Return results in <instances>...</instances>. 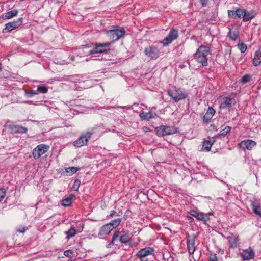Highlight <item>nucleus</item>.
<instances>
[{"instance_id": "1", "label": "nucleus", "mask_w": 261, "mask_h": 261, "mask_svg": "<svg viewBox=\"0 0 261 261\" xmlns=\"http://www.w3.org/2000/svg\"><path fill=\"white\" fill-rule=\"evenodd\" d=\"M210 48L208 46L201 45L194 54V59L203 66H207V56L210 53Z\"/></svg>"}, {"instance_id": "2", "label": "nucleus", "mask_w": 261, "mask_h": 261, "mask_svg": "<svg viewBox=\"0 0 261 261\" xmlns=\"http://www.w3.org/2000/svg\"><path fill=\"white\" fill-rule=\"evenodd\" d=\"M168 93L175 102L184 99L188 95V93L185 89L176 87H174L173 89L169 90Z\"/></svg>"}, {"instance_id": "3", "label": "nucleus", "mask_w": 261, "mask_h": 261, "mask_svg": "<svg viewBox=\"0 0 261 261\" xmlns=\"http://www.w3.org/2000/svg\"><path fill=\"white\" fill-rule=\"evenodd\" d=\"M49 149V146L44 144L37 145L33 150L32 154L34 159H39Z\"/></svg>"}, {"instance_id": "4", "label": "nucleus", "mask_w": 261, "mask_h": 261, "mask_svg": "<svg viewBox=\"0 0 261 261\" xmlns=\"http://www.w3.org/2000/svg\"><path fill=\"white\" fill-rule=\"evenodd\" d=\"M178 37V32L177 29H172L168 35L160 43L163 44L164 46H168L173 41L176 40Z\"/></svg>"}, {"instance_id": "5", "label": "nucleus", "mask_w": 261, "mask_h": 261, "mask_svg": "<svg viewBox=\"0 0 261 261\" xmlns=\"http://www.w3.org/2000/svg\"><path fill=\"white\" fill-rule=\"evenodd\" d=\"M125 34V30L123 28H118L109 30L107 32L108 36L114 41L119 40Z\"/></svg>"}, {"instance_id": "6", "label": "nucleus", "mask_w": 261, "mask_h": 261, "mask_svg": "<svg viewBox=\"0 0 261 261\" xmlns=\"http://www.w3.org/2000/svg\"><path fill=\"white\" fill-rule=\"evenodd\" d=\"M110 45L111 43L108 42L97 44L94 48L89 51V54L92 55L95 53H102L109 50Z\"/></svg>"}, {"instance_id": "7", "label": "nucleus", "mask_w": 261, "mask_h": 261, "mask_svg": "<svg viewBox=\"0 0 261 261\" xmlns=\"http://www.w3.org/2000/svg\"><path fill=\"white\" fill-rule=\"evenodd\" d=\"M22 24V18H19L17 20L5 24V28L3 29V33L9 32L20 26Z\"/></svg>"}, {"instance_id": "8", "label": "nucleus", "mask_w": 261, "mask_h": 261, "mask_svg": "<svg viewBox=\"0 0 261 261\" xmlns=\"http://www.w3.org/2000/svg\"><path fill=\"white\" fill-rule=\"evenodd\" d=\"M157 133L162 136L169 135L177 132L176 128L162 125L156 128Z\"/></svg>"}, {"instance_id": "9", "label": "nucleus", "mask_w": 261, "mask_h": 261, "mask_svg": "<svg viewBox=\"0 0 261 261\" xmlns=\"http://www.w3.org/2000/svg\"><path fill=\"white\" fill-rule=\"evenodd\" d=\"M145 54L152 59H156L159 57L160 50L154 46H151L146 47L144 50Z\"/></svg>"}, {"instance_id": "10", "label": "nucleus", "mask_w": 261, "mask_h": 261, "mask_svg": "<svg viewBox=\"0 0 261 261\" xmlns=\"http://www.w3.org/2000/svg\"><path fill=\"white\" fill-rule=\"evenodd\" d=\"M92 133L86 132L84 135L81 136L79 139L74 142V145L76 147H81L86 144L88 140L91 138Z\"/></svg>"}, {"instance_id": "11", "label": "nucleus", "mask_w": 261, "mask_h": 261, "mask_svg": "<svg viewBox=\"0 0 261 261\" xmlns=\"http://www.w3.org/2000/svg\"><path fill=\"white\" fill-rule=\"evenodd\" d=\"M256 142L254 141L246 140L242 141L241 142L239 143L238 146L244 150L246 149L251 150L256 145Z\"/></svg>"}, {"instance_id": "12", "label": "nucleus", "mask_w": 261, "mask_h": 261, "mask_svg": "<svg viewBox=\"0 0 261 261\" xmlns=\"http://www.w3.org/2000/svg\"><path fill=\"white\" fill-rule=\"evenodd\" d=\"M117 233L119 234L118 237H119V241L121 243H126L129 242L131 240L132 236L128 232L117 230L114 233Z\"/></svg>"}, {"instance_id": "13", "label": "nucleus", "mask_w": 261, "mask_h": 261, "mask_svg": "<svg viewBox=\"0 0 261 261\" xmlns=\"http://www.w3.org/2000/svg\"><path fill=\"white\" fill-rule=\"evenodd\" d=\"M195 236H188L187 237V248L190 254L194 253L195 248Z\"/></svg>"}, {"instance_id": "14", "label": "nucleus", "mask_w": 261, "mask_h": 261, "mask_svg": "<svg viewBox=\"0 0 261 261\" xmlns=\"http://www.w3.org/2000/svg\"><path fill=\"white\" fill-rule=\"evenodd\" d=\"M154 252V249L152 247H145L139 250L136 256L138 257H146L148 255H152Z\"/></svg>"}, {"instance_id": "15", "label": "nucleus", "mask_w": 261, "mask_h": 261, "mask_svg": "<svg viewBox=\"0 0 261 261\" xmlns=\"http://www.w3.org/2000/svg\"><path fill=\"white\" fill-rule=\"evenodd\" d=\"M236 100L233 98L225 97L223 98V101L220 106L221 109L229 108L236 103Z\"/></svg>"}, {"instance_id": "16", "label": "nucleus", "mask_w": 261, "mask_h": 261, "mask_svg": "<svg viewBox=\"0 0 261 261\" xmlns=\"http://www.w3.org/2000/svg\"><path fill=\"white\" fill-rule=\"evenodd\" d=\"M254 252L252 249L249 248L243 250L241 253V257L244 260H249L254 257Z\"/></svg>"}, {"instance_id": "17", "label": "nucleus", "mask_w": 261, "mask_h": 261, "mask_svg": "<svg viewBox=\"0 0 261 261\" xmlns=\"http://www.w3.org/2000/svg\"><path fill=\"white\" fill-rule=\"evenodd\" d=\"M252 210L254 214L261 217V206L260 203L255 200L251 203Z\"/></svg>"}, {"instance_id": "18", "label": "nucleus", "mask_w": 261, "mask_h": 261, "mask_svg": "<svg viewBox=\"0 0 261 261\" xmlns=\"http://www.w3.org/2000/svg\"><path fill=\"white\" fill-rule=\"evenodd\" d=\"M9 127L14 133H26L28 130L27 128L20 125H10Z\"/></svg>"}, {"instance_id": "19", "label": "nucleus", "mask_w": 261, "mask_h": 261, "mask_svg": "<svg viewBox=\"0 0 261 261\" xmlns=\"http://www.w3.org/2000/svg\"><path fill=\"white\" fill-rule=\"evenodd\" d=\"M215 113V110L212 107H208L206 114L203 116V120L205 123H207L212 119Z\"/></svg>"}, {"instance_id": "20", "label": "nucleus", "mask_w": 261, "mask_h": 261, "mask_svg": "<svg viewBox=\"0 0 261 261\" xmlns=\"http://www.w3.org/2000/svg\"><path fill=\"white\" fill-rule=\"evenodd\" d=\"M229 243V247L230 248H236L237 247V242L238 241V237H236L232 234L230 236L227 238Z\"/></svg>"}, {"instance_id": "21", "label": "nucleus", "mask_w": 261, "mask_h": 261, "mask_svg": "<svg viewBox=\"0 0 261 261\" xmlns=\"http://www.w3.org/2000/svg\"><path fill=\"white\" fill-rule=\"evenodd\" d=\"M18 13V11L16 9H13L10 11L3 13L1 17L3 19H11L15 16H16Z\"/></svg>"}, {"instance_id": "22", "label": "nucleus", "mask_w": 261, "mask_h": 261, "mask_svg": "<svg viewBox=\"0 0 261 261\" xmlns=\"http://www.w3.org/2000/svg\"><path fill=\"white\" fill-rule=\"evenodd\" d=\"M112 230L111 227L108 224H106L100 227L98 235L99 236L108 235Z\"/></svg>"}, {"instance_id": "23", "label": "nucleus", "mask_w": 261, "mask_h": 261, "mask_svg": "<svg viewBox=\"0 0 261 261\" xmlns=\"http://www.w3.org/2000/svg\"><path fill=\"white\" fill-rule=\"evenodd\" d=\"M261 63V49L256 51L253 59V64L255 66H258Z\"/></svg>"}, {"instance_id": "24", "label": "nucleus", "mask_w": 261, "mask_h": 261, "mask_svg": "<svg viewBox=\"0 0 261 261\" xmlns=\"http://www.w3.org/2000/svg\"><path fill=\"white\" fill-rule=\"evenodd\" d=\"M191 214L196 217L198 220H201L204 222H206L207 220V217L205 216L204 214L201 213H199L197 212L193 211L192 212Z\"/></svg>"}, {"instance_id": "25", "label": "nucleus", "mask_w": 261, "mask_h": 261, "mask_svg": "<svg viewBox=\"0 0 261 261\" xmlns=\"http://www.w3.org/2000/svg\"><path fill=\"white\" fill-rule=\"evenodd\" d=\"M48 92V88L45 86H39L37 87L36 91L32 92L31 93V96H33L34 95L37 94L39 93H46Z\"/></svg>"}, {"instance_id": "26", "label": "nucleus", "mask_w": 261, "mask_h": 261, "mask_svg": "<svg viewBox=\"0 0 261 261\" xmlns=\"http://www.w3.org/2000/svg\"><path fill=\"white\" fill-rule=\"evenodd\" d=\"M74 197V195L70 194L68 197H67L64 199H63L61 201V204L64 206H68L70 205L72 203V200Z\"/></svg>"}, {"instance_id": "27", "label": "nucleus", "mask_w": 261, "mask_h": 261, "mask_svg": "<svg viewBox=\"0 0 261 261\" xmlns=\"http://www.w3.org/2000/svg\"><path fill=\"white\" fill-rule=\"evenodd\" d=\"M65 234L67 236L66 239L74 237L76 234V230L72 227H71L68 231L65 232Z\"/></svg>"}, {"instance_id": "28", "label": "nucleus", "mask_w": 261, "mask_h": 261, "mask_svg": "<svg viewBox=\"0 0 261 261\" xmlns=\"http://www.w3.org/2000/svg\"><path fill=\"white\" fill-rule=\"evenodd\" d=\"M140 117L142 120H149L150 119L154 118L151 113H144L142 112L140 114Z\"/></svg>"}, {"instance_id": "29", "label": "nucleus", "mask_w": 261, "mask_h": 261, "mask_svg": "<svg viewBox=\"0 0 261 261\" xmlns=\"http://www.w3.org/2000/svg\"><path fill=\"white\" fill-rule=\"evenodd\" d=\"M215 141V140L214 139L213 142H211L210 141L205 140L203 142L202 148L205 150L208 151L210 150L212 144Z\"/></svg>"}, {"instance_id": "30", "label": "nucleus", "mask_w": 261, "mask_h": 261, "mask_svg": "<svg viewBox=\"0 0 261 261\" xmlns=\"http://www.w3.org/2000/svg\"><path fill=\"white\" fill-rule=\"evenodd\" d=\"M121 219L120 218H117L116 219L112 220L109 223H107L112 229L114 228L117 227L120 223Z\"/></svg>"}, {"instance_id": "31", "label": "nucleus", "mask_w": 261, "mask_h": 261, "mask_svg": "<svg viewBox=\"0 0 261 261\" xmlns=\"http://www.w3.org/2000/svg\"><path fill=\"white\" fill-rule=\"evenodd\" d=\"M231 127L229 126H226L224 129L221 130L220 133L218 134L215 137H218L220 136L223 137L225 136L227 134L229 133L231 131Z\"/></svg>"}, {"instance_id": "32", "label": "nucleus", "mask_w": 261, "mask_h": 261, "mask_svg": "<svg viewBox=\"0 0 261 261\" xmlns=\"http://www.w3.org/2000/svg\"><path fill=\"white\" fill-rule=\"evenodd\" d=\"M80 169L79 168L75 167H70L66 169V175H71L76 173Z\"/></svg>"}, {"instance_id": "33", "label": "nucleus", "mask_w": 261, "mask_h": 261, "mask_svg": "<svg viewBox=\"0 0 261 261\" xmlns=\"http://www.w3.org/2000/svg\"><path fill=\"white\" fill-rule=\"evenodd\" d=\"M229 36L231 40H236L238 37V33L236 31H230L229 32Z\"/></svg>"}, {"instance_id": "34", "label": "nucleus", "mask_w": 261, "mask_h": 261, "mask_svg": "<svg viewBox=\"0 0 261 261\" xmlns=\"http://www.w3.org/2000/svg\"><path fill=\"white\" fill-rule=\"evenodd\" d=\"M237 46L242 53H245L247 48V45L244 43H239L238 44Z\"/></svg>"}, {"instance_id": "35", "label": "nucleus", "mask_w": 261, "mask_h": 261, "mask_svg": "<svg viewBox=\"0 0 261 261\" xmlns=\"http://www.w3.org/2000/svg\"><path fill=\"white\" fill-rule=\"evenodd\" d=\"M254 17V15L252 14L247 13L246 11L245 12V15L243 18L244 21H247L251 19H252Z\"/></svg>"}, {"instance_id": "36", "label": "nucleus", "mask_w": 261, "mask_h": 261, "mask_svg": "<svg viewBox=\"0 0 261 261\" xmlns=\"http://www.w3.org/2000/svg\"><path fill=\"white\" fill-rule=\"evenodd\" d=\"M245 10L244 9L237 10V17L242 18L243 19L245 15Z\"/></svg>"}, {"instance_id": "37", "label": "nucleus", "mask_w": 261, "mask_h": 261, "mask_svg": "<svg viewBox=\"0 0 261 261\" xmlns=\"http://www.w3.org/2000/svg\"><path fill=\"white\" fill-rule=\"evenodd\" d=\"M118 236H119V234L118 233H113L112 240L111 241V242L107 245V248H110L111 246L114 244V241L117 238H118Z\"/></svg>"}, {"instance_id": "38", "label": "nucleus", "mask_w": 261, "mask_h": 261, "mask_svg": "<svg viewBox=\"0 0 261 261\" xmlns=\"http://www.w3.org/2000/svg\"><path fill=\"white\" fill-rule=\"evenodd\" d=\"M251 78L249 74H245L242 77V82L243 83H246L250 81Z\"/></svg>"}, {"instance_id": "39", "label": "nucleus", "mask_w": 261, "mask_h": 261, "mask_svg": "<svg viewBox=\"0 0 261 261\" xmlns=\"http://www.w3.org/2000/svg\"><path fill=\"white\" fill-rule=\"evenodd\" d=\"M6 191L4 188L0 189V201H1L5 197Z\"/></svg>"}, {"instance_id": "40", "label": "nucleus", "mask_w": 261, "mask_h": 261, "mask_svg": "<svg viewBox=\"0 0 261 261\" xmlns=\"http://www.w3.org/2000/svg\"><path fill=\"white\" fill-rule=\"evenodd\" d=\"M228 16L230 17L236 18L237 17V10H228Z\"/></svg>"}, {"instance_id": "41", "label": "nucleus", "mask_w": 261, "mask_h": 261, "mask_svg": "<svg viewBox=\"0 0 261 261\" xmlns=\"http://www.w3.org/2000/svg\"><path fill=\"white\" fill-rule=\"evenodd\" d=\"M209 261H218V258L215 254H211L209 257Z\"/></svg>"}, {"instance_id": "42", "label": "nucleus", "mask_w": 261, "mask_h": 261, "mask_svg": "<svg viewBox=\"0 0 261 261\" xmlns=\"http://www.w3.org/2000/svg\"><path fill=\"white\" fill-rule=\"evenodd\" d=\"M208 1V0H200V3L202 6H205L207 4Z\"/></svg>"}, {"instance_id": "43", "label": "nucleus", "mask_w": 261, "mask_h": 261, "mask_svg": "<svg viewBox=\"0 0 261 261\" xmlns=\"http://www.w3.org/2000/svg\"><path fill=\"white\" fill-rule=\"evenodd\" d=\"M25 231V229L24 227H22L21 228H19L17 230V231L19 233H23Z\"/></svg>"}, {"instance_id": "44", "label": "nucleus", "mask_w": 261, "mask_h": 261, "mask_svg": "<svg viewBox=\"0 0 261 261\" xmlns=\"http://www.w3.org/2000/svg\"><path fill=\"white\" fill-rule=\"evenodd\" d=\"M140 258V260L141 261H147L148 258H146V257H139Z\"/></svg>"}, {"instance_id": "45", "label": "nucleus", "mask_w": 261, "mask_h": 261, "mask_svg": "<svg viewBox=\"0 0 261 261\" xmlns=\"http://www.w3.org/2000/svg\"><path fill=\"white\" fill-rule=\"evenodd\" d=\"M116 213V212L114 211H112L110 214V217H113L115 215V214Z\"/></svg>"}, {"instance_id": "46", "label": "nucleus", "mask_w": 261, "mask_h": 261, "mask_svg": "<svg viewBox=\"0 0 261 261\" xmlns=\"http://www.w3.org/2000/svg\"><path fill=\"white\" fill-rule=\"evenodd\" d=\"M80 183V181L79 180H76L74 181V185H77L78 186H79Z\"/></svg>"}, {"instance_id": "47", "label": "nucleus", "mask_w": 261, "mask_h": 261, "mask_svg": "<svg viewBox=\"0 0 261 261\" xmlns=\"http://www.w3.org/2000/svg\"><path fill=\"white\" fill-rule=\"evenodd\" d=\"M67 251H66L64 252V255H66V256H68V253H67Z\"/></svg>"}, {"instance_id": "48", "label": "nucleus", "mask_w": 261, "mask_h": 261, "mask_svg": "<svg viewBox=\"0 0 261 261\" xmlns=\"http://www.w3.org/2000/svg\"><path fill=\"white\" fill-rule=\"evenodd\" d=\"M211 126L212 127H215V125H214V124H212V125H211Z\"/></svg>"}, {"instance_id": "49", "label": "nucleus", "mask_w": 261, "mask_h": 261, "mask_svg": "<svg viewBox=\"0 0 261 261\" xmlns=\"http://www.w3.org/2000/svg\"><path fill=\"white\" fill-rule=\"evenodd\" d=\"M2 69V67H1V64L0 63V71Z\"/></svg>"}]
</instances>
